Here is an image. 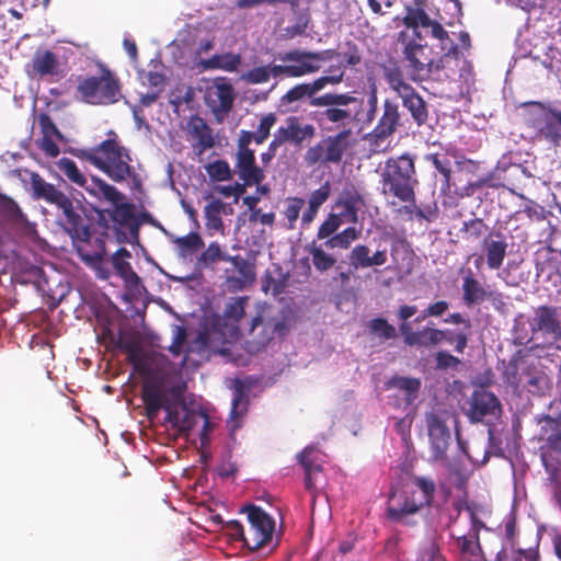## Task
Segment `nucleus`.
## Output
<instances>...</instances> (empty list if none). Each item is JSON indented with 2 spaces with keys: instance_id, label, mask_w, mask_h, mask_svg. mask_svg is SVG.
<instances>
[{
  "instance_id": "c03bdc74",
  "label": "nucleus",
  "mask_w": 561,
  "mask_h": 561,
  "mask_svg": "<svg viewBox=\"0 0 561 561\" xmlns=\"http://www.w3.org/2000/svg\"><path fill=\"white\" fill-rule=\"evenodd\" d=\"M383 79L388 83L389 88L398 95H402L404 92H409L411 88H413L410 83H408L404 79L403 71L400 67L387 66L383 67Z\"/></svg>"
},
{
  "instance_id": "5701e85b",
  "label": "nucleus",
  "mask_w": 561,
  "mask_h": 561,
  "mask_svg": "<svg viewBox=\"0 0 561 561\" xmlns=\"http://www.w3.org/2000/svg\"><path fill=\"white\" fill-rule=\"evenodd\" d=\"M285 329L284 322H272L264 321L261 316H256L252 319L249 334L252 340L249 341L250 351L259 352L266 347L270 341L274 337L275 332Z\"/></svg>"
},
{
  "instance_id": "b1692460",
  "label": "nucleus",
  "mask_w": 561,
  "mask_h": 561,
  "mask_svg": "<svg viewBox=\"0 0 561 561\" xmlns=\"http://www.w3.org/2000/svg\"><path fill=\"white\" fill-rule=\"evenodd\" d=\"M297 459L305 470V488L316 497L317 480L322 471L319 451L314 447H306L297 455Z\"/></svg>"
},
{
  "instance_id": "f3484780",
  "label": "nucleus",
  "mask_w": 561,
  "mask_h": 561,
  "mask_svg": "<svg viewBox=\"0 0 561 561\" xmlns=\"http://www.w3.org/2000/svg\"><path fill=\"white\" fill-rule=\"evenodd\" d=\"M56 206L62 211L66 222L65 229L68 231L71 238L81 242H90V227L87 224L85 218L82 216L80 209L73 205V202L67 195H65V197Z\"/></svg>"
},
{
  "instance_id": "7ed1b4c3",
  "label": "nucleus",
  "mask_w": 561,
  "mask_h": 561,
  "mask_svg": "<svg viewBox=\"0 0 561 561\" xmlns=\"http://www.w3.org/2000/svg\"><path fill=\"white\" fill-rule=\"evenodd\" d=\"M381 194L398 202H413L419 179L414 158L410 153L390 157L380 171Z\"/></svg>"
},
{
  "instance_id": "72a5a7b5",
  "label": "nucleus",
  "mask_w": 561,
  "mask_h": 561,
  "mask_svg": "<svg viewBox=\"0 0 561 561\" xmlns=\"http://www.w3.org/2000/svg\"><path fill=\"white\" fill-rule=\"evenodd\" d=\"M30 183L34 198L44 199L48 204H53L56 206L66 195L65 193L59 191L54 184L46 182L36 172L31 174Z\"/></svg>"
},
{
  "instance_id": "774afa93",
  "label": "nucleus",
  "mask_w": 561,
  "mask_h": 561,
  "mask_svg": "<svg viewBox=\"0 0 561 561\" xmlns=\"http://www.w3.org/2000/svg\"><path fill=\"white\" fill-rule=\"evenodd\" d=\"M245 80L253 84L265 83L270 80L268 67L260 66L248 71Z\"/></svg>"
},
{
  "instance_id": "13d9d810",
  "label": "nucleus",
  "mask_w": 561,
  "mask_h": 561,
  "mask_svg": "<svg viewBox=\"0 0 561 561\" xmlns=\"http://www.w3.org/2000/svg\"><path fill=\"white\" fill-rule=\"evenodd\" d=\"M549 379L543 373L526 374L524 386L534 394H541L548 389Z\"/></svg>"
},
{
  "instance_id": "423d86ee",
  "label": "nucleus",
  "mask_w": 561,
  "mask_h": 561,
  "mask_svg": "<svg viewBox=\"0 0 561 561\" xmlns=\"http://www.w3.org/2000/svg\"><path fill=\"white\" fill-rule=\"evenodd\" d=\"M357 98L350 93H324L309 101L314 107H324L313 113V119L319 127L327 131L335 129H352L350 125L355 121L356 114L347 107L356 103Z\"/></svg>"
},
{
  "instance_id": "f03ea898",
  "label": "nucleus",
  "mask_w": 561,
  "mask_h": 561,
  "mask_svg": "<svg viewBox=\"0 0 561 561\" xmlns=\"http://www.w3.org/2000/svg\"><path fill=\"white\" fill-rule=\"evenodd\" d=\"M71 153L102 171L112 181L122 183L136 173L129 150L121 145L117 134L108 130L107 138L91 149H72Z\"/></svg>"
},
{
  "instance_id": "cd10ccee",
  "label": "nucleus",
  "mask_w": 561,
  "mask_h": 561,
  "mask_svg": "<svg viewBox=\"0 0 561 561\" xmlns=\"http://www.w3.org/2000/svg\"><path fill=\"white\" fill-rule=\"evenodd\" d=\"M206 103L215 114L228 113L233 105L234 91L230 83H216L206 93Z\"/></svg>"
},
{
  "instance_id": "6e6d98bb",
  "label": "nucleus",
  "mask_w": 561,
  "mask_h": 561,
  "mask_svg": "<svg viewBox=\"0 0 561 561\" xmlns=\"http://www.w3.org/2000/svg\"><path fill=\"white\" fill-rule=\"evenodd\" d=\"M342 224L343 220L340 215L330 214L327 217V219L320 225L317 232V238L319 240H328L329 238L335 234V232L339 230Z\"/></svg>"
},
{
  "instance_id": "e2e57ef3",
  "label": "nucleus",
  "mask_w": 561,
  "mask_h": 561,
  "mask_svg": "<svg viewBox=\"0 0 561 561\" xmlns=\"http://www.w3.org/2000/svg\"><path fill=\"white\" fill-rule=\"evenodd\" d=\"M305 205V199L301 197H289L287 199V206L285 208V216L288 220V228L294 229L295 222L299 218L301 208Z\"/></svg>"
},
{
  "instance_id": "49530a36",
  "label": "nucleus",
  "mask_w": 561,
  "mask_h": 561,
  "mask_svg": "<svg viewBox=\"0 0 561 561\" xmlns=\"http://www.w3.org/2000/svg\"><path fill=\"white\" fill-rule=\"evenodd\" d=\"M425 160L431 162L434 168L442 174L443 176V187H450V179H451V162L448 158V154L445 152H435L425 156Z\"/></svg>"
},
{
  "instance_id": "5fc2aeb1",
  "label": "nucleus",
  "mask_w": 561,
  "mask_h": 561,
  "mask_svg": "<svg viewBox=\"0 0 561 561\" xmlns=\"http://www.w3.org/2000/svg\"><path fill=\"white\" fill-rule=\"evenodd\" d=\"M224 204L220 199H214L205 206V218L207 228L222 230L224 222L220 217Z\"/></svg>"
},
{
  "instance_id": "58836bf2",
  "label": "nucleus",
  "mask_w": 561,
  "mask_h": 561,
  "mask_svg": "<svg viewBox=\"0 0 561 561\" xmlns=\"http://www.w3.org/2000/svg\"><path fill=\"white\" fill-rule=\"evenodd\" d=\"M387 388H396L403 391L407 404H412L419 396L421 381L417 378L394 376L388 380Z\"/></svg>"
},
{
  "instance_id": "bb28decb",
  "label": "nucleus",
  "mask_w": 561,
  "mask_h": 561,
  "mask_svg": "<svg viewBox=\"0 0 561 561\" xmlns=\"http://www.w3.org/2000/svg\"><path fill=\"white\" fill-rule=\"evenodd\" d=\"M340 56L336 49H325L320 51L291 49L279 55L282 61H302L314 68L311 73L321 69V61H329Z\"/></svg>"
},
{
  "instance_id": "4468645a",
  "label": "nucleus",
  "mask_w": 561,
  "mask_h": 561,
  "mask_svg": "<svg viewBox=\"0 0 561 561\" xmlns=\"http://www.w3.org/2000/svg\"><path fill=\"white\" fill-rule=\"evenodd\" d=\"M25 69L32 79H47L53 82L65 77L58 56L48 49L36 50Z\"/></svg>"
},
{
  "instance_id": "338daca9",
  "label": "nucleus",
  "mask_w": 561,
  "mask_h": 561,
  "mask_svg": "<svg viewBox=\"0 0 561 561\" xmlns=\"http://www.w3.org/2000/svg\"><path fill=\"white\" fill-rule=\"evenodd\" d=\"M435 363L438 369H457L461 360L447 351H439L435 355Z\"/></svg>"
},
{
  "instance_id": "052dcab7",
  "label": "nucleus",
  "mask_w": 561,
  "mask_h": 561,
  "mask_svg": "<svg viewBox=\"0 0 561 561\" xmlns=\"http://www.w3.org/2000/svg\"><path fill=\"white\" fill-rule=\"evenodd\" d=\"M0 213L13 221H19L23 217V213L16 202L4 194H0Z\"/></svg>"
},
{
  "instance_id": "4c0bfd02",
  "label": "nucleus",
  "mask_w": 561,
  "mask_h": 561,
  "mask_svg": "<svg viewBox=\"0 0 561 561\" xmlns=\"http://www.w3.org/2000/svg\"><path fill=\"white\" fill-rule=\"evenodd\" d=\"M412 485L420 492L417 496L419 505L428 507L434 501L436 492L435 481L430 477L424 476H411L410 478Z\"/></svg>"
},
{
  "instance_id": "69168bd1",
  "label": "nucleus",
  "mask_w": 561,
  "mask_h": 561,
  "mask_svg": "<svg viewBox=\"0 0 561 561\" xmlns=\"http://www.w3.org/2000/svg\"><path fill=\"white\" fill-rule=\"evenodd\" d=\"M116 344L127 354L128 360L138 367L141 360V348L139 345L131 341L123 342L122 334L117 337Z\"/></svg>"
},
{
  "instance_id": "37998d69",
  "label": "nucleus",
  "mask_w": 561,
  "mask_h": 561,
  "mask_svg": "<svg viewBox=\"0 0 561 561\" xmlns=\"http://www.w3.org/2000/svg\"><path fill=\"white\" fill-rule=\"evenodd\" d=\"M291 65H273L267 66L270 71V78L286 76L288 78H299L307 75H311V71L314 70L313 67L307 65L302 61H293Z\"/></svg>"
},
{
  "instance_id": "de8ad7c7",
  "label": "nucleus",
  "mask_w": 561,
  "mask_h": 561,
  "mask_svg": "<svg viewBox=\"0 0 561 561\" xmlns=\"http://www.w3.org/2000/svg\"><path fill=\"white\" fill-rule=\"evenodd\" d=\"M360 231L355 227H347L343 231L335 233L333 237L324 241L327 249H348L350 245L359 238Z\"/></svg>"
},
{
  "instance_id": "4be33fe9",
  "label": "nucleus",
  "mask_w": 561,
  "mask_h": 561,
  "mask_svg": "<svg viewBox=\"0 0 561 561\" xmlns=\"http://www.w3.org/2000/svg\"><path fill=\"white\" fill-rule=\"evenodd\" d=\"M186 131L188 138L193 141L192 149L196 156H202L215 146L213 129L201 116L193 115L188 119Z\"/></svg>"
},
{
  "instance_id": "bf43d9fd",
  "label": "nucleus",
  "mask_w": 561,
  "mask_h": 561,
  "mask_svg": "<svg viewBox=\"0 0 561 561\" xmlns=\"http://www.w3.org/2000/svg\"><path fill=\"white\" fill-rule=\"evenodd\" d=\"M225 536L231 541L241 542L245 548L247 530L243 525L238 520L226 522L222 526Z\"/></svg>"
},
{
  "instance_id": "9d476101",
  "label": "nucleus",
  "mask_w": 561,
  "mask_h": 561,
  "mask_svg": "<svg viewBox=\"0 0 561 561\" xmlns=\"http://www.w3.org/2000/svg\"><path fill=\"white\" fill-rule=\"evenodd\" d=\"M241 513L247 514L248 519L245 548L254 552L270 543L275 530L274 519L254 504L244 505Z\"/></svg>"
},
{
  "instance_id": "2eb2a0df",
  "label": "nucleus",
  "mask_w": 561,
  "mask_h": 561,
  "mask_svg": "<svg viewBox=\"0 0 561 561\" xmlns=\"http://www.w3.org/2000/svg\"><path fill=\"white\" fill-rule=\"evenodd\" d=\"M316 135V127L311 124H302L301 118L296 115L288 116L284 125L274 133L273 138L283 146L293 144L300 147L305 140L312 139Z\"/></svg>"
},
{
  "instance_id": "f704fd0d",
  "label": "nucleus",
  "mask_w": 561,
  "mask_h": 561,
  "mask_svg": "<svg viewBox=\"0 0 561 561\" xmlns=\"http://www.w3.org/2000/svg\"><path fill=\"white\" fill-rule=\"evenodd\" d=\"M58 170L73 184L83 187L89 194L90 188L94 182L101 180L100 178L93 176L89 182L84 174L79 170L76 162L69 158H61L56 163Z\"/></svg>"
},
{
  "instance_id": "09e8293b",
  "label": "nucleus",
  "mask_w": 561,
  "mask_h": 561,
  "mask_svg": "<svg viewBox=\"0 0 561 561\" xmlns=\"http://www.w3.org/2000/svg\"><path fill=\"white\" fill-rule=\"evenodd\" d=\"M174 243L178 247L179 254L183 257L196 253L204 247V241L197 232H190L186 236L180 237Z\"/></svg>"
},
{
  "instance_id": "f8f14e48",
  "label": "nucleus",
  "mask_w": 561,
  "mask_h": 561,
  "mask_svg": "<svg viewBox=\"0 0 561 561\" xmlns=\"http://www.w3.org/2000/svg\"><path fill=\"white\" fill-rule=\"evenodd\" d=\"M403 24L408 30L420 31V27L428 28L432 37L439 42L443 57L458 55V46L449 37L448 32L440 23L432 20L424 10L409 8L407 15L403 18Z\"/></svg>"
},
{
  "instance_id": "20e7f679",
  "label": "nucleus",
  "mask_w": 561,
  "mask_h": 561,
  "mask_svg": "<svg viewBox=\"0 0 561 561\" xmlns=\"http://www.w3.org/2000/svg\"><path fill=\"white\" fill-rule=\"evenodd\" d=\"M398 44L402 47L403 59L408 62L410 78L414 82L428 79L433 72L444 67L443 57L438 60L432 57V48L428 47L421 31L405 28L399 32Z\"/></svg>"
},
{
  "instance_id": "39448f33",
  "label": "nucleus",
  "mask_w": 561,
  "mask_h": 561,
  "mask_svg": "<svg viewBox=\"0 0 561 561\" xmlns=\"http://www.w3.org/2000/svg\"><path fill=\"white\" fill-rule=\"evenodd\" d=\"M522 106L525 107L523 124L531 138L548 142L554 150L561 148V111L537 101L525 102Z\"/></svg>"
},
{
  "instance_id": "393cba45",
  "label": "nucleus",
  "mask_w": 561,
  "mask_h": 561,
  "mask_svg": "<svg viewBox=\"0 0 561 561\" xmlns=\"http://www.w3.org/2000/svg\"><path fill=\"white\" fill-rule=\"evenodd\" d=\"M237 172L244 185H260L264 180V171L255 164L253 150H237Z\"/></svg>"
},
{
  "instance_id": "79ce46f5",
  "label": "nucleus",
  "mask_w": 561,
  "mask_h": 561,
  "mask_svg": "<svg viewBox=\"0 0 561 561\" xmlns=\"http://www.w3.org/2000/svg\"><path fill=\"white\" fill-rule=\"evenodd\" d=\"M438 343L446 342L454 346V351L462 354L468 346L471 332L467 330L438 329Z\"/></svg>"
},
{
  "instance_id": "2f4dec72",
  "label": "nucleus",
  "mask_w": 561,
  "mask_h": 561,
  "mask_svg": "<svg viewBox=\"0 0 561 561\" xmlns=\"http://www.w3.org/2000/svg\"><path fill=\"white\" fill-rule=\"evenodd\" d=\"M462 301L467 307L480 305L486 300L490 290L476 278L473 273L469 270L462 278Z\"/></svg>"
},
{
  "instance_id": "a18cd8bd",
  "label": "nucleus",
  "mask_w": 561,
  "mask_h": 561,
  "mask_svg": "<svg viewBox=\"0 0 561 561\" xmlns=\"http://www.w3.org/2000/svg\"><path fill=\"white\" fill-rule=\"evenodd\" d=\"M240 64V56L232 53L213 55L210 58L202 61L205 69H222L230 72L236 71Z\"/></svg>"
},
{
  "instance_id": "a878e982",
  "label": "nucleus",
  "mask_w": 561,
  "mask_h": 561,
  "mask_svg": "<svg viewBox=\"0 0 561 561\" xmlns=\"http://www.w3.org/2000/svg\"><path fill=\"white\" fill-rule=\"evenodd\" d=\"M131 257V253L126 248H119L111 257L112 265L118 275L125 283V286L129 290L138 291L142 287L141 278L133 270L128 259Z\"/></svg>"
},
{
  "instance_id": "aec40b11",
  "label": "nucleus",
  "mask_w": 561,
  "mask_h": 561,
  "mask_svg": "<svg viewBox=\"0 0 561 561\" xmlns=\"http://www.w3.org/2000/svg\"><path fill=\"white\" fill-rule=\"evenodd\" d=\"M37 123L42 133V138L37 141L38 148L45 156L56 158L60 153L57 142H65V136L47 113H39L37 115Z\"/></svg>"
},
{
  "instance_id": "8fccbe9b",
  "label": "nucleus",
  "mask_w": 561,
  "mask_h": 561,
  "mask_svg": "<svg viewBox=\"0 0 561 561\" xmlns=\"http://www.w3.org/2000/svg\"><path fill=\"white\" fill-rule=\"evenodd\" d=\"M488 225L481 218H472L463 221L460 232L467 241L476 242L480 240L488 231Z\"/></svg>"
},
{
  "instance_id": "dca6fc26",
  "label": "nucleus",
  "mask_w": 561,
  "mask_h": 561,
  "mask_svg": "<svg viewBox=\"0 0 561 561\" xmlns=\"http://www.w3.org/2000/svg\"><path fill=\"white\" fill-rule=\"evenodd\" d=\"M401 126V113L399 104L392 99H385L382 102V112L376 126L370 133L375 142L385 141L391 137Z\"/></svg>"
},
{
  "instance_id": "603ef678",
  "label": "nucleus",
  "mask_w": 561,
  "mask_h": 561,
  "mask_svg": "<svg viewBox=\"0 0 561 561\" xmlns=\"http://www.w3.org/2000/svg\"><path fill=\"white\" fill-rule=\"evenodd\" d=\"M368 330L371 334L377 335L382 341L397 337L396 328L385 318H374L368 322Z\"/></svg>"
},
{
  "instance_id": "680f3d73",
  "label": "nucleus",
  "mask_w": 561,
  "mask_h": 561,
  "mask_svg": "<svg viewBox=\"0 0 561 561\" xmlns=\"http://www.w3.org/2000/svg\"><path fill=\"white\" fill-rule=\"evenodd\" d=\"M208 175L215 181H227L230 179V168L225 160H216L206 165Z\"/></svg>"
},
{
  "instance_id": "6ab92c4d",
  "label": "nucleus",
  "mask_w": 561,
  "mask_h": 561,
  "mask_svg": "<svg viewBox=\"0 0 561 561\" xmlns=\"http://www.w3.org/2000/svg\"><path fill=\"white\" fill-rule=\"evenodd\" d=\"M432 458L443 460L450 442V432L439 415L431 413L426 416Z\"/></svg>"
},
{
  "instance_id": "7c9ffc66",
  "label": "nucleus",
  "mask_w": 561,
  "mask_h": 561,
  "mask_svg": "<svg viewBox=\"0 0 561 561\" xmlns=\"http://www.w3.org/2000/svg\"><path fill=\"white\" fill-rule=\"evenodd\" d=\"M336 82L335 78H317L310 83H299L289 89L280 99L283 104H290L302 100L304 98H317L316 94L323 90L328 83Z\"/></svg>"
},
{
  "instance_id": "e433bc0d",
  "label": "nucleus",
  "mask_w": 561,
  "mask_h": 561,
  "mask_svg": "<svg viewBox=\"0 0 561 561\" xmlns=\"http://www.w3.org/2000/svg\"><path fill=\"white\" fill-rule=\"evenodd\" d=\"M290 4L295 22L293 25L283 30L282 36L286 39H291L296 36L302 35L306 32L310 21L309 10L307 8L299 9V2H290Z\"/></svg>"
},
{
  "instance_id": "a19ab883",
  "label": "nucleus",
  "mask_w": 561,
  "mask_h": 561,
  "mask_svg": "<svg viewBox=\"0 0 561 561\" xmlns=\"http://www.w3.org/2000/svg\"><path fill=\"white\" fill-rule=\"evenodd\" d=\"M306 251L311 255L312 264L316 271L320 273L328 272L335 263L336 259L324 251L323 244H317L314 241L306 245Z\"/></svg>"
},
{
  "instance_id": "c756f323",
  "label": "nucleus",
  "mask_w": 561,
  "mask_h": 561,
  "mask_svg": "<svg viewBox=\"0 0 561 561\" xmlns=\"http://www.w3.org/2000/svg\"><path fill=\"white\" fill-rule=\"evenodd\" d=\"M350 264L355 270H364L373 266L383 265L387 257V250H377L370 255V249L365 244H356L348 255Z\"/></svg>"
},
{
  "instance_id": "ea45409f",
  "label": "nucleus",
  "mask_w": 561,
  "mask_h": 561,
  "mask_svg": "<svg viewBox=\"0 0 561 561\" xmlns=\"http://www.w3.org/2000/svg\"><path fill=\"white\" fill-rule=\"evenodd\" d=\"M181 419L176 427V431L182 433H188L194 428L198 421L203 422L204 432L209 427V417L205 412L190 410L186 408L184 402H181Z\"/></svg>"
},
{
  "instance_id": "1a4fd4ad",
  "label": "nucleus",
  "mask_w": 561,
  "mask_h": 561,
  "mask_svg": "<svg viewBox=\"0 0 561 561\" xmlns=\"http://www.w3.org/2000/svg\"><path fill=\"white\" fill-rule=\"evenodd\" d=\"M545 225L539 239V242L545 245L535 252V265L537 276L545 277L557 285L561 284V251L551 247L557 228L550 221Z\"/></svg>"
},
{
  "instance_id": "4d7b16f0",
  "label": "nucleus",
  "mask_w": 561,
  "mask_h": 561,
  "mask_svg": "<svg viewBox=\"0 0 561 561\" xmlns=\"http://www.w3.org/2000/svg\"><path fill=\"white\" fill-rule=\"evenodd\" d=\"M227 262H230L238 271L239 275L241 276V283L252 282L254 279L255 273L253 265L250 264L249 261L241 255H229Z\"/></svg>"
},
{
  "instance_id": "3c124183",
  "label": "nucleus",
  "mask_w": 561,
  "mask_h": 561,
  "mask_svg": "<svg viewBox=\"0 0 561 561\" xmlns=\"http://www.w3.org/2000/svg\"><path fill=\"white\" fill-rule=\"evenodd\" d=\"M438 329L426 325L422 330L415 331L412 340V346L431 347L438 345Z\"/></svg>"
},
{
  "instance_id": "412c9836",
  "label": "nucleus",
  "mask_w": 561,
  "mask_h": 561,
  "mask_svg": "<svg viewBox=\"0 0 561 561\" xmlns=\"http://www.w3.org/2000/svg\"><path fill=\"white\" fill-rule=\"evenodd\" d=\"M481 247L485 254L488 267L490 270H499L507 254L508 244L506 236L499 230L492 229L483 237Z\"/></svg>"
},
{
  "instance_id": "864d4df0",
  "label": "nucleus",
  "mask_w": 561,
  "mask_h": 561,
  "mask_svg": "<svg viewBox=\"0 0 561 561\" xmlns=\"http://www.w3.org/2000/svg\"><path fill=\"white\" fill-rule=\"evenodd\" d=\"M229 257L228 253L222 252L218 242H210L205 251H203L198 257V264L208 267L219 261L227 262Z\"/></svg>"
},
{
  "instance_id": "a211bd4d",
  "label": "nucleus",
  "mask_w": 561,
  "mask_h": 561,
  "mask_svg": "<svg viewBox=\"0 0 561 561\" xmlns=\"http://www.w3.org/2000/svg\"><path fill=\"white\" fill-rule=\"evenodd\" d=\"M469 404V417L476 423L482 422L486 416H497L502 411L497 397L484 388L472 392Z\"/></svg>"
},
{
  "instance_id": "ddd939ff",
  "label": "nucleus",
  "mask_w": 561,
  "mask_h": 561,
  "mask_svg": "<svg viewBox=\"0 0 561 561\" xmlns=\"http://www.w3.org/2000/svg\"><path fill=\"white\" fill-rule=\"evenodd\" d=\"M422 510L419 505L416 491L410 488L409 484H400L390 489L387 517L392 520L400 523L407 516L413 515Z\"/></svg>"
},
{
  "instance_id": "c85d7f7f",
  "label": "nucleus",
  "mask_w": 561,
  "mask_h": 561,
  "mask_svg": "<svg viewBox=\"0 0 561 561\" xmlns=\"http://www.w3.org/2000/svg\"><path fill=\"white\" fill-rule=\"evenodd\" d=\"M248 297H236L226 305L222 317H218L216 327H225L228 329L230 336H234L239 332L238 323L244 314Z\"/></svg>"
},
{
  "instance_id": "c9c22d12",
  "label": "nucleus",
  "mask_w": 561,
  "mask_h": 561,
  "mask_svg": "<svg viewBox=\"0 0 561 561\" xmlns=\"http://www.w3.org/2000/svg\"><path fill=\"white\" fill-rule=\"evenodd\" d=\"M471 519L473 528L472 531L457 537L458 548L463 557H473L481 551L479 542V526L481 525V522L476 517L474 513H471Z\"/></svg>"
},
{
  "instance_id": "f257e3e1",
  "label": "nucleus",
  "mask_w": 561,
  "mask_h": 561,
  "mask_svg": "<svg viewBox=\"0 0 561 561\" xmlns=\"http://www.w3.org/2000/svg\"><path fill=\"white\" fill-rule=\"evenodd\" d=\"M90 195L111 205L98 210L99 221L105 228H108L107 221L111 220L119 241L138 242L139 221L135 216L136 205L128 201L125 194L106 181L99 180L91 186Z\"/></svg>"
},
{
  "instance_id": "0eeeda50",
  "label": "nucleus",
  "mask_w": 561,
  "mask_h": 561,
  "mask_svg": "<svg viewBox=\"0 0 561 561\" xmlns=\"http://www.w3.org/2000/svg\"><path fill=\"white\" fill-rule=\"evenodd\" d=\"M77 92L91 105H110L119 101L121 82L114 72L102 66L100 76L80 78Z\"/></svg>"
},
{
  "instance_id": "6e6552de",
  "label": "nucleus",
  "mask_w": 561,
  "mask_h": 561,
  "mask_svg": "<svg viewBox=\"0 0 561 561\" xmlns=\"http://www.w3.org/2000/svg\"><path fill=\"white\" fill-rule=\"evenodd\" d=\"M141 400L145 405V414L149 421L158 417L159 412L164 410L165 423L176 430L182 415L181 403H172L164 390L163 381L160 378H148L141 386Z\"/></svg>"
},
{
  "instance_id": "473e14b6",
  "label": "nucleus",
  "mask_w": 561,
  "mask_h": 561,
  "mask_svg": "<svg viewBox=\"0 0 561 561\" xmlns=\"http://www.w3.org/2000/svg\"><path fill=\"white\" fill-rule=\"evenodd\" d=\"M399 98L402 101L403 107L409 111L412 119L417 126L426 124L428 119L427 104L414 88H411L409 92H404Z\"/></svg>"
},
{
  "instance_id": "9b49d317",
  "label": "nucleus",
  "mask_w": 561,
  "mask_h": 561,
  "mask_svg": "<svg viewBox=\"0 0 561 561\" xmlns=\"http://www.w3.org/2000/svg\"><path fill=\"white\" fill-rule=\"evenodd\" d=\"M352 129H342L335 135H330L310 147L305 156L309 165L318 162L339 163L350 147Z\"/></svg>"
},
{
  "instance_id": "0e129e2a",
  "label": "nucleus",
  "mask_w": 561,
  "mask_h": 561,
  "mask_svg": "<svg viewBox=\"0 0 561 561\" xmlns=\"http://www.w3.org/2000/svg\"><path fill=\"white\" fill-rule=\"evenodd\" d=\"M275 123L276 115L274 113H268L261 118L256 131L253 133L255 136V144L261 145L270 137L271 128Z\"/></svg>"
}]
</instances>
